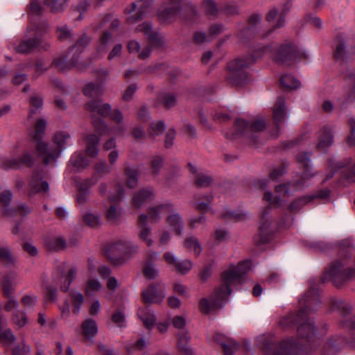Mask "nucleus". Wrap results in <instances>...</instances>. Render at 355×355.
<instances>
[{
  "instance_id": "nucleus-49",
  "label": "nucleus",
  "mask_w": 355,
  "mask_h": 355,
  "mask_svg": "<svg viewBox=\"0 0 355 355\" xmlns=\"http://www.w3.org/2000/svg\"><path fill=\"white\" fill-rule=\"evenodd\" d=\"M73 308V313L78 314L80 310L81 306L84 302V297L81 293L78 291H72L70 293Z\"/></svg>"
},
{
  "instance_id": "nucleus-64",
  "label": "nucleus",
  "mask_w": 355,
  "mask_h": 355,
  "mask_svg": "<svg viewBox=\"0 0 355 355\" xmlns=\"http://www.w3.org/2000/svg\"><path fill=\"white\" fill-rule=\"evenodd\" d=\"M94 169L100 175H108L112 171L111 166L104 160L96 162L94 166Z\"/></svg>"
},
{
  "instance_id": "nucleus-7",
  "label": "nucleus",
  "mask_w": 355,
  "mask_h": 355,
  "mask_svg": "<svg viewBox=\"0 0 355 355\" xmlns=\"http://www.w3.org/2000/svg\"><path fill=\"white\" fill-rule=\"evenodd\" d=\"M85 109L91 114L92 123L96 132L100 135H105L108 127L103 119L96 117V115L105 117L111 113L112 107L108 103H102L99 101H92L85 104Z\"/></svg>"
},
{
  "instance_id": "nucleus-58",
  "label": "nucleus",
  "mask_w": 355,
  "mask_h": 355,
  "mask_svg": "<svg viewBox=\"0 0 355 355\" xmlns=\"http://www.w3.org/2000/svg\"><path fill=\"white\" fill-rule=\"evenodd\" d=\"M43 12L44 8L36 0H33L27 7V14L28 16H41Z\"/></svg>"
},
{
  "instance_id": "nucleus-13",
  "label": "nucleus",
  "mask_w": 355,
  "mask_h": 355,
  "mask_svg": "<svg viewBox=\"0 0 355 355\" xmlns=\"http://www.w3.org/2000/svg\"><path fill=\"white\" fill-rule=\"evenodd\" d=\"M139 251V246L128 240H119L110 245L109 253L117 254L118 255H125L131 257L137 254ZM109 257L114 261L109 254Z\"/></svg>"
},
{
  "instance_id": "nucleus-1",
  "label": "nucleus",
  "mask_w": 355,
  "mask_h": 355,
  "mask_svg": "<svg viewBox=\"0 0 355 355\" xmlns=\"http://www.w3.org/2000/svg\"><path fill=\"white\" fill-rule=\"evenodd\" d=\"M252 50V55L249 58H239L227 65V80L232 85L243 83L248 78L246 69L248 68L256 59L264 55H268L279 64L286 66L299 62L302 58L306 57L304 53L300 52L297 46H254Z\"/></svg>"
},
{
  "instance_id": "nucleus-28",
  "label": "nucleus",
  "mask_w": 355,
  "mask_h": 355,
  "mask_svg": "<svg viewBox=\"0 0 355 355\" xmlns=\"http://www.w3.org/2000/svg\"><path fill=\"white\" fill-rule=\"evenodd\" d=\"M110 115L112 120L117 123V126L110 129L108 128L109 130L107 131L105 134H109L112 132L116 135H123L125 132L126 128L123 123V115L122 112L119 110H114L110 114Z\"/></svg>"
},
{
  "instance_id": "nucleus-59",
  "label": "nucleus",
  "mask_w": 355,
  "mask_h": 355,
  "mask_svg": "<svg viewBox=\"0 0 355 355\" xmlns=\"http://www.w3.org/2000/svg\"><path fill=\"white\" fill-rule=\"evenodd\" d=\"M166 128L164 123L162 121L153 122L148 130V134L151 137H155L162 134Z\"/></svg>"
},
{
  "instance_id": "nucleus-45",
  "label": "nucleus",
  "mask_w": 355,
  "mask_h": 355,
  "mask_svg": "<svg viewBox=\"0 0 355 355\" xmlns=\"http://www.w3.org/2000/svg\"><path fill=\"white\" fill-rule=\"evenodd\" d=\"M157 101L166 108L173 107L177 103L176 96L170 92L161 93L157 97Z\"/></svg>"
},
{
  "instance_id": "nucleus-34",
  "label": "nucleus",
  "mask_w": 355,
  "mask_h": 355,
  "mask_svg": "<svg viewBox=\"0 0 355 355\" xmlns=\"http://www.w3.org/2000/svg\"><path fill=\"white\" fill-rule=\"evenodd\" d=\"M12 199V193L10 190H5L0 193V203L3 209V214L8 216L16 215L15 208L10 207Z\"/></svg>"
},
{
  "instance_id": "nucleus-35",
  "label": "nucleus",
  "mask_w": 355,
  "mask_h": 355,
  "mask_svg": "<svg viewBox=\"0 0 355 355\" xmlns=\"http://www.w3.org/2000/svg\"><path fill=\"white\" fill-rule=\"evenodd\" d=\"M105 216L107 223L112 225L119 224L122 217L121 209L115 205H110L106 209Z\"/></svg>"
},
{
  "instance_id": "nucleus-40",
  "label": "nucleus",
  "mask_w": 355,
  "mask_h": 355,
  "mask_svg": "<svg viewBox=\"0 0 355 355\" xmlns=\"http://www.w3.org/2000/svg\"><path fill=\"white\" fill-rule=\"evenodd\" d=\"M342 343L339 338L328 340L322 347L323 355H334L339 350V345Z\"/></svg>"
},
{
  "instance_id": "nucleus-42",
  "label": "nucleus",
  "mask_w": 355,
  "mask_h": 355,
  "mask_svg": "<svg viewBox=\"0 0 355 355\" xmlns=\"http://www.w3.org/2000/svg\"><path fill=\"white\" fill-rule=\"evenodd\" d=\"M70 163L77 170H82L89 164V161L83 153H76L71 156Z\"/></svg>"
},
{
  "instance_id": "nucleus-3",
  "label": "nucleus",
  "mask_w": 355,
  "mask_h": 355,
  "mask_svg": "<svg viewBox=\"0 0 355 355\" xmlns=\"http://www.w3.org/2000/svg\"><path fill=\"white\" fill-rule=\"evenodd\" d=\"M302 308L295 315H290L282 319L280 324L287 326L290 323L300 324L297 328L298 334L302 338H309L315 332L313 325L309 321L308 314L316 311L315 306L319 302L318 291L316 288L311 286L308 292L300 300Z\"/></svg>"
},
{
  "instance_id": "nucleus-21",
  "label": "nucleus",
  "mask_w": 355,
  "mask_h": 355,
  "mask_svg": "<svg viewBox=\"0 0 355 355\" xmlns=\"http://www.w3.org/2000/svg\"><path fill=\"white\" fill-rule=\"evenodd\" d=\"M155 191L153 187H148L140 189L138 192L135 193L132 198V205L135 208L141 207L144 203L150 201L153 199Z\"/></svg>"
},
{
  "instance_id": "nucleus-24",
  "label": "nucleus",
  "mask_w": 355,
  "mask_h": 355,
  "mask_svg": "<svg viewBox=\"0 0 355 355\" xmlns=\"http://www.w3.org/2000/svg\"><path fill=\"white\" fill-rule=\"evenodd\" d=\"M334 56L341 62L351 61L355 58V48L354 46H336Z\"/></svg>"
},
{
  "instance_id": "nucleus-26",
  "label": "nucleus",
  "mask_w": 355,
  "mask_h": 355,
  "mask_svg": "<svg viewBox=\"0 0 355 355\" xmlns=\"http://www.w3.org/2000/svg\"><path fill=\"white\" fill-rule=\"evenodd\" d=\"M101 135H96L95 134H89L85 137V143H86V154L92 157L95 158L99 154V141L100 137Z\"/></svg>"
},
{
  "instance_id": "nucleus-52",
  "label": "nucleus",
  "mask_w": 355,
  "mask_h": 355,
  "mask_svg": "<svg viewBox=\"0 0 355 355\" xmlns=\"http://www.w3.org/2000/svg\"><path fill=\"white\" fill-rule=\"evenodd\" d=\"M83 221L91 227H98L101 225V216L97 213L88 212L83 215Z\"/></svg>"
},
{
  "instance_id": "nucleus-2",
  "label": "nucleus",
  "mask_w": 355,
  "mask_h": 355,
  "mask_svg": "<svg viewBox=\"0 0 355 355\" xmlns=\"http://www.w3.org/2000/svg\"><path fill=\"white\" fill-rule=\"evenodd\" d=\"M250 260L241 261L236 266H231L222 274V284L211 295L210 302L206 298L200 301V309L204 313L221 308L232 293L231 287L242 281L243 277L251 269Z\"/></svg>"
},
{
  "instance_id": "nucleus-55",
  "label": "nucleus",
  "mask_w": 355,
  "mask_h": 355,
  "mask_svg": "<svg viewBox=\"0 0 355 355\" xmlns=\"http://www.w3.org/2000/svg\"><path fill=\"white\" fill-rule=\"evenodd\" d=\"M43 105V101L39 95H34L30 99L29 117H33L34 114L40 112Z\"/></svg>"
},
{
  "instance_id": "nucleus-5",
  "label": "nucleus",
  "mask_w": 355,
  "mask_h": 355,
  "mask_svg": "<svg viewBox=\"0 0 355 355\" xmlns=\"http://www.w3.org/2000/svg\"><path fill=\"white\" fill-rule=\"evenodd\" d=\"M46 126V121L43 119H39L35 125V130L31 137L35 143L39 155L43 158L45 164H49L58 158L59 151L49 148V145L42 141V139L44 134Z\"/></svg>"
},
{
  "instance_id": "nucleus-16",
  "label": "nucleus",
  "mask_w": 355,
  "mask_h": 355,
  "mask_svg": "<svg viewBox=\"0 0 355 355\" xmlns=\"http://www.w3.org/2000/svg\"><path fill=\"white\" fill-rule=\"evenodd\" d=\"M181 13V0H171L168 6L160 9L159 18L162 21L174 20Z\"/></svg>"
},
{
  "instance_id": "nucleus-32",
  "label": "nucleus",
  "mask_w": 355,
  "mask_h": 355,
  "mask_svg": "<svg viewBox=\"0 0 355 355\" xmlns=\"http://www.w3.org/2000/svg\"><path fill=\"white\" fill-rule=\"evenodd\" d=\"M190 337L187 332H180L178 334V348L182 355H194L193 349L189 345Z\"/></svg>"
},
{
  "instance_id": "nucleus-22",
  "label": "nucleus",
  "mask_w": 355,
  "mask_h": 355,
  "mask_svg": "<svg viewBox=\"0 0 355 355\" xmlns=\"http://www.w3.org/2000/svg\"><path fill=\"white\" fill-rule=\"evenodd\" d=\"M34 163V157L33 154L28 151H24L21 159H7L3 161V166L5 168H17L24 164L27 166H32Z\"/></svg>"
},
{
  "instance_id": "nucleus-47",
  "label": "nucleus",
  "mask_w": 355,
  "mask_h": 355,
  "mask_svg": "<svg viewBox=\"0 0 355 355\" xmlns=\"http://www.w3.org/2000/svg\"><path fill=\"white\" fill-rule=\"evenodd\" d=\"M222 217L225 219H231L236 222H241L245 220L248 218V215L243 211H225L222 214Z\"/></svg>"
},
{
  "instance_id": "nucleus-8",
  "label": "nucleus",
  "mask_w": 355,
  "mask_h": 355,
  "mask_svg": "<svg viewBox=\"0 0 355 355\" xmlns=\"http://www.w3.org/2000/svg\"><path fill=\"white\" fill-rule=\"evenodd\" d=\"M354 275L355 270L354 269L345 268L340 261H336L326 270L323 279L331 282L336 286H340Z\"/></svg>"
},
{
  "instance_id": "nucleus-4",
  "label": "nucleus",
  "mask_w": 355,
  "mask_h": 355,
  "mask_svg": "<svg viewBox=\"0 0 355 355\" xmlns=\"http://www.w3.org/2000/svg\"><path fill=\"white\" fill-rule=\"evenodd\" d=\"M303 345L300 340H294L293 338L277 344L270 336L262 338L261 347L266 355H306Z\"/></svg>"
},
{
  "instance_id": "nucleus-53",
  "label": "nucleus",
  "mask_w": 355,
  "mask_h": 355,
  "mask_svg": "<svg viewBox=\"0 0 355 355\" xmlns=\"http://www.w3.org/2000/svg\"><path fill=\"white\" fill-rule=\"evenodd\" d=\"M102 286L96 279H89L85 284V293L87 296H93L101 288Z\"/></svg>"
},
{
  "instance_id": "nucleus-18",
  "label": "nucleus",
  "mask_w": 355,
  "mask_h": 355,
  "mask_svg": "<svg viewBox=\"0 0 355 355\" xmlns=\"http://www.w3.org/2000/svg\"><path fill=\"white\" fill-rule=\"evenodd\" d=\"M214 340L223 347L225 355H233L239 349V344L233 338L226 336L220 333H216Z\"/></svg>"
},
{
  "instance_id": "nucleus-43",
  "label": "nucleus",
  "mask_w": 355,
  "mask_h": 355,
  "mask_svg": "<svg viewBox=\"0 0 355 355\" xmlns=\"http://www.w3.org/2000/svg\"><path fill=\"white\" fill-rule=\"evenodd\" d=\"M0 261L8 267L15 265V258L8 246L0 248Z\"/></svg>"
},
{
  "instance_id": "nucleus-11",
  "label": "nucleus",
  "mask_w": 355,
  "mask_h": 355,
  "mask_svg": "<svg viewBox=\"0 0 355 355\" xmlns=\"http://www.w3.org/2000/svg\"><path fill=\"white\" fill-rule=\"evenodd\" d=\"M49 32V25L46 21L38 24L34 30L28 29L21 44H40L46 42Z\"/></svg>"
},
{
  "instance_id": "nucleus-30",
  "label": "nucleus",
  "mask_w": 355,
  "mask_h": 355,
  "mask_svg": "<svg viewBox=\"0 0 355 355\" xmlns=\"http://www.w3.org/2000/svg\"><path fill=\"white\" fill-rule=\"evenodd\" d=\"M17 274L15 272H10L4 275L1 281V285L3 294L7 297H11L15 286Z\"/></svg>"
},
{
  "instance_id": "nucleus-41",
  "label": "nucleus",
  "mask_w": 355,
  "mask_h": 355,
  "mask_svg": "<svg viewBox=\"0 0 355 355\" xmlns=\"http://www.w3.org/2000/svg\"><path fill=\"white\" fill-rule=\"evenodd\" d=\"M70 135L65 132H57L53 137V143L57 146L56 147L49 146V148L52 149H55L59 151V155H60L61 151L65 148V145L67 140L69 139Z\"/></svg>"
},
{
  "instance_id": "nucleus-33",
  "label": "nucleus",
  "mask_w": 355,
  "mask_h": 355,
  "mask_svg": "<svg viewBox=\"0 0 355 355\" xmlns=\"http://www.w3.org/2000/svg\"><path fill=\"white\" fill-rule=\"evenodd\" d=\"M334 141V136L332 134V128L329 126H324L320 132L319 136V141L318 144V148L323 150L327 147L330 146Z\"/></svg>"
},
{
  "instance_id": "nucleus-10",
  "label": "nucleus",
  "mask_w": 355,
  "mask_h": 355,
  "mask_svg": "<svg viewBox=\"0 0 355 355\" xmlns=\"http://www.w3.org/2000/svg\"><path fill=\"white\" fill-rule=\"evenodd\" d=\"M292 8V1L286 0V3L283 5L281 9L280 13L277 8H272L270 9L266 16V19L268 22L272 23L278 16L277 21L266 33H263L261 37H267L276 29L280 28L284 26L286 23V15L288 13Z\"/></svg>"
},
{
  "instance_id": "nucleus-6",
  "label": "nucleus",
  "mask_w": 355,
  "mask_h": 355,
  "mask_svg": "<svg viewBox=\"0 0 355 355\" xmlns=\"http://www.w3.org/2000/svg\"><path fill=\"white\" fill-rule=\"evenodd\" d=\"M297 159L301 166H303L305 171L303 172L301 178L295 183H288L279 184L275 187V193L279 195L288 196L290 194V187L293 186L296 189H300L304 187L306 180L313 177L315 173L312 172L311 168V159L308 153H301L297 156Z\"/></svg>"
},
{
  "instance_id": "nucleus-48",
  "label": "nucleus",
  "mask_w": 355,
  "mask_h": 355,
  "mask_svg": "<svg viewBox=\"0 0 355 355\" xmlns=\"http://www.w3.org/2000/svg\"><path fill=\"white\" fill-rule=\"evenodd\" d=\"M281 85L287 89H295L300 86V82L289 74L284 75L280 79Z\"/></svg>"
},
{
  "instance_id": "nucleus-23",
  "label": "nucleus",
  "mask_w": 355,
  "mask_h": 355,
  "mask_svg": "<svg viewBox=\"0 0 355 355\" xmlns=\"http://www.w3.org/2000/svg\"><path fill=\"white\" fill-rule=\"evenodd\" d=\"M98 182L96 176L85 180L79 186L78 194L77 196V202L79 205L85 204L91 194L90 187L94 185Z\"/></svg>"
},
{
  "instance_id": "nucleus-29",
  "label": "nucleus",
  "mask_w": 355,
  "mask_h": 355,
  "mask_svg": "<svg viewBox=\"0 0 355 355\" xmlns=\"http://www.w3.org/2000/svg\"><path fill=\"white\" fill-rule=\"evenodd\" d=\"M170 228L176 234L181 236L184 227L182 218L178 212H172L166 219Z\"/></svg>"
},
{
  "instance_id": "nucleus-57",
  "label": "nucleus",
  "mask_w": 355,
  "mask_h": 355,
  "mask_svg": "<svg viewBox=\"0 0 355 355\" xmlns=\"http://www.w3.org/2000/svg\"><path fill=\"white\" fill-rule=\"evenodd\" d=\"M138 236L148 247L152 246L154 243L152 238V228L150 227L140 228Z\"/></svg>"
},
{
  "instance_id": "nucleus-61",
  "label": "nucleus",
  "mask_w": 355,
  "mask_h": 355,
  "mask_svg": "<svg viewBox=\"0 0 355 355\" xmlns=\"http://www.w3.org/2000/svg\"><path fill=\"white\" fill-rule=\"evenodd\" d=\"M143 273L145 277L153 279L158 276L159 270L152 262L146 261L143 268Z\"/></svg>"
},
{
  "instance_id": "nucleus-9",
  "label": "nucleus",
  "mask_w": 355,
  "mask_h": 355,
  "mask_svg": "<svg viewBox=\"0 0 355 355\" xmlns=\"http://www.w3.org/2000/svg\"><path fill=\"white\" fill-rule=\"evenodd\" d=\"M265 126V123L261 119H255L248 123L245 120L238 119L231 132V137L234 138L244 136L251 139L254 133L263 130Z\"/></svg>"
},
{
  "instance_id": "nucleus-44",
  "label": "nucleus",
  "mask_w": 355,
  "mask_h": 355,
  "mask_svg": "<svg viewBox=\"0 0 355 355\" xmlns=\"http://www.w3.org/2000/svg\"><path fill=\"white\" fill-rule=\"evenodd\" d=\"M130 53L134 54L140 59L148 58L152 49L150 46H128Z\"/></svg>"
},
{
  "instance_id": "nucleus-27",
  "label": "nucleus",
  "mask_w": 355,
  "mask_h": 355,
  "mask_svg": "<svg viewBox=\"0 0 355 355\" xmlns=\"http://www.w3.org/2000/svg\"><path fill=\"white\" fill-rule=\"evenodd\" d=\"M285 115V98L279 96L273 107V121L277 130H279V123L284 121Z\"/></svg>"
},
{
  "instance_id": "nucleus-20",
  "label": "nucleus",
  "mask_w": 355,
  "mask_h": 355,
  "mask_svg": "<svg viewBox=\"0 0 355 355\" xmlns=\"http://www.w3.org/2000/svg\"><path fill=\"white\" fill-rule=\"evenodd\" d=\"M173 205L169 202H165L158 205L150 207L148 209V214L151 223H157L162 218L164 212L173 211Z\"/></svg>"
},
{
  "instance_id": "nucleus-12",
  "label": "nucleus",
  "mask_w": 355,
  "mask_h": 355,
  "mask_svg": "<svg viewBox=\"0 0 355 355\" xmlns=\"http://www.w3.org/2000/svg\"><path fill=\"white\" fill-rule=\"evenodd\" d=\"M270 218V208L268 207L261 214L259 233L254 238V242L257 245L265 244L269 241L272 232Z\"/></svg>"
},
{
  "instance_id": "nucleus-17",
  "label": "nucleus",
  "mask_w": 355,
  "mask_h": 355,
  "mask_svg": "<svg viewBox=\"0 0 355 355\" xmlns=\"http://www.w3.org/2000/svg\"><path fill=\"white\" fill-rule=\"evenodd\" d=\"M49 189L47 182L43 180L39 173H34L29 180L27 189L28 194L31 196L39 193H46Z\"/></svg>"
},
{
  "instance_id": "nucleus-38",
  "label": "nucleus",
  "mask_w": 355,
  "mask_h": 355,
  "mask_svg": "<svg viewBox=\"0 0 355 355\" xmlns=\"http://www.w3.org/2000/svg\"><path fill=\"white\" fill-rule=\"evenodd\" d=\"M76 273L77 270L74 268H71L66 275L61 273L60 277L58 281L60 284L62 291L67 292L69 291L71 283L76 277Z\"/></svg>"
},
{
  "instance_id": "nucleus-50",
  "label": "nucleus",
  "mask_w": 355,
  "mask_h": 355,
  "mask_svg": "<svg viewBox=\"0 0 355 355\" xmlns=\"http://www.w3.org/2000/svg\"><path fill=\"white\" fill-rule=\"evenodd\" d=\"M313 196H305L294 200L289 206L291 212L299 211L304 205L314 200Z\"/></svg>"
},
{
  "instance_id": "nucleus-60",
  "label": "nucleus",
  "mask_w": 355,
  "mask_h": 355,
  "mask_svg": "<svg viewBox=\"0 0 355 355\" xmlns=\"http://www.w3.org/2000/svg\"><path fill=\"white\" fill-rule=\"evenodd\" d=\"M344 78L353 84L350 94L347 99V101H352L355 98V69H347L344 74Z\"/></svg>"
},
{
  "instance_id": "nucleus-56",
  "label": "nucleus",
  "mask_w": 355,
  "mask_h": 355,
  "mask_svg": "<svg viewBox=\"0 0 355 355\" xmlns=\"http://www.w3.org/2000/svg\"><path fill=\"white\" fill-rule=\"evenodd\" d=\"M56 35L60 42H70L73 37L72 31L66 26H58L56 29Z\"/></svg>"
},
{
  "instance_id": "nucleus-14",
  "label": "nucleus",
  "mask_w": 355,
  "mask_h": 355,
  "mask_svg": "<svg viewBox=\"0 0 355 355\" xmlns=\"http://www.w3.org/2000/svg\"><path fill=\"white\" fill-rule=\"evenodd\" d=\"M164 297V285L160 283L151 284L142 292V298L145 303H159Z\"/></svg>"
},
{
  "instance_id": "nucleus-51",
  "label": "nucleus",
  "mask_w": 355,
  "mask_h": 355,
  "mask_svg": "<svg viewBox=\"0 0 355 355\" xmlns=\"http://www.w3.org/2000/svg\"><path fill=\"white\" fill-rule=\"evenodd\" d=\"M206 201H200V199L199 197L195 196L193 201L192 202V205L193 207L198 209V211L204 213L207 212L209 210H210L211 207L209 204L211 203L213 197L210 195L205 196Z\"/></svg>"
},
{
  "instance_id": "nucleus-62",
  "label": "nucleus",
  "mask_w": 355,
  "mask_h": 355,
  "mask_svg": "<svg viewBox=\"0 0 355 355\" xmlns=\"http://www.w3.org/2000/svg\"><path fill=\"white\" fill-rule=\"evenodd\" d=\"M334 307L337 309L343 316L347 315L352 310V307L349 302L341 300L334 302Z\"/></svg>"
},
{
  "instance_id": "nucleus-37",
  "label": "nucleus",
  "mask_w": 355,
  "mask_h": 355,
  "mask_svg": "<svg viewBox=\"0 0 355 355\" xmlns=\"http://www.w3.org/2000/svg\"><path fill=\"white\" fill-rule=\"evenodd\" d=\"M180 16L186 21H194L198 17V11L196 6L191 2L181 5Z\"/></svg>"
},
{
  "instance_id": "nucleus-63",
  "label": "nucleus",
  "mask_w": 355,
  "mask_h": 355,
  "mask_svg": "<svg viewBox=\"0 0 355 355\" xmlns=\"http://www.w3.org/2000/svg\"><path fill=\"white\" fill-rule=\"evenodd\" d=\"M184 246L188 250L193 251L196 255H199L201 252V247L196 237L187 238L184 241Z\"/></svg>"
},
{
  "instance_id": "nucleus-19",
  "label": "nucleus",
  "mask_w": 355,
  "mask_h": 355,
  "mask_svg": "<svg viewBox=\"0 0 355 355\" xmlns=\"http://www.w3.org/2000/svg\"><path fill=\"white\" fill-rule=\"evenodd\" d=\"M136 30L138 32L144 33V35L148 37L152 44H163L166 42L164 37L160 33L153 30L152 26L149 22H144L139 24Z\"/></svg>"
},
{
  "instance_id": "nucleus-15",
  "label": "nucleus",
  "mask_w": 355,
  "mask_h": 355,
  "mask_svg": "<svg viewBox=\"0 0 355 355\" xmlns=\"http://www.w3.org/2000/svg\"><path fill=\"white\" fill-rule=\"evenodd\" d=\"M83 46H72L70 49V53L72 54V57L70 62L67 61V56L61 55L55 58L53 60V64L55 67L62 71H65L70 69L71 67H75L78 64V58H76V54H80L82 51Z\"/></svg>"
},
{
  "instance_id": "nucleus-36",
  "label": "nucleus",
  "mask_w": 355,
  "mask_h": 355,
  "mask_svg": "<svg viewBox=\"0 0 355 355\" xmlns=\"http://www.w3.org/2000/svg\"><path fill=\"white\" fill-rule=\"evenodd\" d=\"M137 314L146 328L151 329L154 327L156 318L148 307L139 309Z\"/></svg>"
},
{
  "instance_id": "nucleus-39",
  "label": "nucleus",
  "mask_w": 355,
  "mask_h": 355,
  "mask_svg": "<svg viewBox=\"0 0 355 355\" xmlns=\"http://www.w3.org/2000/svg\"><path fill=\"white\" fill-rule=\"evenodd\" d=\"M82 329L83 335L87 339L92 338L98 331L96 323L92 318H88L83 322Z\"/></svg>"
},
{
  "instance_id": "nucleus-54",
  "label": "nucleus",
  "mask_w": 355,
  "mask_h": 355,
  "mask_svg": "<svg viewBox=\"0 0 355 355\" xmlns=\"http://www.w3.org/2000/svg\"><path fill=\"white\" fill-rule=\"evenodd\" d=\"M124 195L125 190L123 186L120 183H117L110 193L108 198L111 202H117L123 198Z\"/></svg>"
},
{
  "instance_id": "nucleus-31",
  "label": "nucleus",
  "mask_w": 355,
  "mask_h": 355,
  "mask_svg": "<svg viewBox=\"0 0 355 355\" xmlns=\"http://www.w3.org/2000/svg\"><path fill=\"white\" fill-rule=\"evenodd\" d=\"M45 245L49 250L60 251L67 248V241L62 236H51L46 238Z\"/></svg>"
},
{
  "instance_id": "nucleus-25",
  "label": "nucleus",
  "mask_w": 355,
  "mask_h": 355,
  "mask_svg": "<svg viewBox=\"0 0 355 355\" xmlns=\"http://www.w3.org/2000/svg\"><path fill=\"white\" fill-rule=\"evenodd\" d=\"M126 186L130 189L137 187L140 171L138 166L127 165L124 169Z\"/></svg>"
},
{
  "instance_id": "nucleus-46",
  "label": "nucleus",
  "mask_w": 355,
  "mask_h": 355,
  "mask_svg": "<svg viewBox=\"0 0 355 355\" xmlns=\"http://www.w3.org/2000/svg\"><path fill=\"white\" fill-rule=\"evenodd\" d=\"M102 93V86L98 83L95 84L94 83H89L87 84L83 89V94L89 98L98 96L101 95Z\"/></svg>"
}]
</instances>
